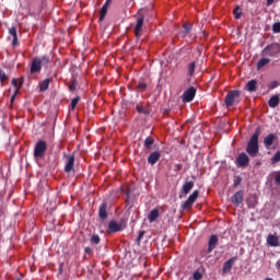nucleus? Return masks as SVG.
<instances>
[{
	"label": "nucleus",
	"instance_id": "nucleus-1",
	"mask_svg": "<svg viewBox=\"0 0 280 280\" xmlns=\"http://www.w3.org/2000/svg\"><path fill=\"white\" fill-rule=\"evenodd\" d=\"M261 135V128L257 127L253 136L249 138L247 142L246 152L253 159L259 154V136Z\"/></svg>",
	"mask_w": 280,
	"mask_h": 280
},
{
	"label": "nucleus",
	"instance_id": "nucleus-2",
	"mask_svg": "<svg viewBox=\"0 0 280 280\" xmlns=\"http://www.w3.org/2000/svg\"><path fill=\"white\" fill-rule=\"evenodd\" d=\"M279 54H280L279 43L269 44L261 50V56L264 57L268 56L269 58H278Z\"/></svg>",
	"mask_w": 280,
	"mask_h": 280
},
{
	"label": "nucleus",
	"instance_id": "nucleus-3",
	"mask_svg": "<svg viewBox=\"0 0 280 280\" xmlns=\"http://www.w3.org/2000/svg\"><path fill=\"white\" fill-rule=\"evenodd\" d=\"M47 153V142L45 140H38L34 148V159H45Z\"/></svg>",
	"mask_w": 280,
	"mask_h": 280
},
{
	"label": "nucleus",
	"instance_id": "nucleus-4",
	"mask_svg": "<svg viewBox=\"0 0 280 280\" xmlns=\"http://www.w3.org/2000/svg\"><path fill=\"white\" fill-rule=\"evenodd\" d=\"M240 95H241L240 90L228 92L224 100L226 108H231L233 104H240Z\"/></svg>",
	"mask_w": 280,
	"mask_h": 280
},
{
	"label": "nucleus",
	"instance_id": "nucleus-5",
	"mask_svg": "<svg viewBox=\"0 0 280 280\" xmlns=\"http://www.w3.org/2000/svg\"><path fill=\"white\" fill-rule=\"evenodd\" d=\"M196 88L190 86L188 90H186L182 95V101L187 104L189 102H194V97H196Z\"/></svg>",
	"mask_w": 280,
	"mask_h": 280
},
{
	"label": "nucleus",
	"instance_id": "nucleus-6",
	"mask_svg": "<svg viewBox=\"0 0 280 280\" xmlns=\"http://www.w3.org/2000/svg\"><path fill=\"white\" fill-rule=\"evenodd\" d=\"M126 229V224L118 223L117 221H109L108 223V233H119V231H124Z\"/></svg>",
	"mask_w": 280,
	"mask_h": 280
},
{
	"label": "nucleus",
	"instance_id": "nucleus-7",
	"mask_svg": "<svg viewBox=\"0 0 280 280\" xmlns=\"http://www.w3.org/2000/svg\"><path fill=\"white\" fill-rule=\"evenodd\" d=\"M145 21V18L143 15H139L137 18V23L135 27V36L137 38H141V32H143V22Z\"/></svg>",
	"mask_w": 280,
	"mask_h": 280
},
{
	"label": "nucleus",
	"instance_id": "nucleus-8",
	"mask_svg": "<svg viewBox=\"0 0 280 280\" xmlns=\"http://www.w3.org/2000/svg\"><path fill=\"white\" fill-rule=\"evenodd\" d=\"M231 202L234 207H240L244 202V190H238L231 197Z\"/></svg>",
	"mask_w": 280,
	"mask_h": 280
},
{
	"label": "nucleus",
	"instance_id": "nucleus-9",
	"mask_svg": "<svg viewBox=\"0 0 280 280\" xmlns=\"http://www.w3.org/2000/svg\"><path fill=\"white\" fill-rule=\"evenodd\" d=\"M66 159H67V163L65 166V172H66V174H69L71 172H73V167L75 165V155L71 154V155L66 156Z\"/></svg>",
	"mask_w": 280,
	"mask_h": 280
},
{
	"label": "nucleus",
	"instance_id": "nucleus-10",
	"mask_svg": "<svg viewBox=\"0 0 280 280\" xmlns=\"http://www.w3.org/2000/svg\"><path fill=\"white\" fill-rule=\"evenodd\" d=\"M248 163H250V159L248 158V155L244 152L240 153L236 159V165L238 167H246V165H248Z\"/></svg>",
	"mask_w": 280,
	"mask_h": 280
},
{
	"label": "nucleus",
	"instance_id": "nucleus-11",
	"mask_svg": "<svg viewBox=\"0 0 280 280\" xmlns=\"http://www.w3.org/2000/svg\"><path fill=\"white\" fill-rule=\"evenodd\" d=\"M43 66L40 63V59L38 57L33 58L31 62V73H40Z\"/></svg>",
	"mask_w": 280,
	"mask_h": 280
},
{
	"label": "nucleus",
	"instance_id": "nucleus-12",
	"mask_svg": "<svg viewBox=\"0 0 280 280\" xmlns=\"http://www.w3.org/2000/svg\"><path fill=\"white\" fill-rule=\"evenodd\" d=\"M275 141H277V135L275 133H269L265 137L264 139V145L267 150H270L272 148Z\"/></svg>",
	"mask_w": 280,
	"mask_h": 280
},
{
	"label": "nucleus",
	"instance_id": "nucleus-13",
	"mask_svg": "<svg viewBox=\"0 0 280 280\" xmlns=\"http://www.w3.org/2000/svg\"><path fill=\"white\" fill-rule=\"evenodd\" d=\"M161 159V152L154 151L148 156L149 165H156Z\"/></svg>",
	"mask_w": 280,
	"mask_h": 280
},
{
	"label": "nucleus",
	"instance_id": "nucleus-14",
	"mask_svg": "<svg viewBox=\"0 0 280 280\" xmlns=\"http://www.w3.org/2000/svg\"><path fill=\"white\" fill-rule=\"evenodd\" d=\"M215 246H218V235L212 234L208 242V253H213Z\"/></svg>",
	"mask_w": 280,
	"mask_h": 280
},
{
	"label": "nucleus",
	"instance_id": "nucleus-15",
	"mask_svg": "<svg viewBox=\"0 0 280 280\" xmlns=\"http://www.w3.org/2000/svg\"><path fill=\"white\" fill-rule=\"evenodd\" d=\"M108 209V203L103 202L98 210V218L101 220H106L108 218V212L106 211Z\"/></svg>",
	"mask_w": 280,
	"mask_h": 280
},
{
	"label": "nucleus",
	"instance_id": "nucleus-16",
	"mask_svg": "<svg viewBox=\"0 0 280 280\" xmlns=\"http://www.w3.org/2000/svg\"><path fill=\"white\" fill-rule=\"evenodd\" d=\"M9 34H10V36H12V45H13V47H16V45H19V35H18V33H16V27L15 26H11L10 28H9Z\"/></svg>",
	"mask_w": 280,
	"mask_h": 280
},
{
	"label": "nucleus",
	"instance_id": "nucleus-17",
	"mask_svg": "<svg viewBox=\"0 0 280 280\" xmlns=\"http://www.w3.org/2000/svg\"><path fill=\"white\" fill-rule=\"evenodd\" d=\"M235 261H237V257H232V258H230L228 261H225L224 264H223V272H229L230 270H232V268H233V265L235 264Z\"/></svg>",
	"mask_w": 280,
	"mask_h": 280
},
{
	"label": "nucleus",
	"instance_id": "nucleus-18",
	"mask_svg": "<svg viewBox=\"0 0 280 280\" xmlns=\"http://www.w3.org/2000/svg\"><path fill=\"white\" fill-rule=\"evenodd\" d=\"M194 182H185L183 187H182V194L183 196H187L189 194V191H191L194 189Z\"/></svg>",
	"mask_w": 280,
	"mask_h": 280
},
{
	"label": "nucleus",
	"instance_id": "nucleus-19",
	"mask_svg": "<svg viewBox=\"0 0 280 280\" xmlns=\"http://www.w3.org/2000/svg\"><path fill=\"white\" fill-rule=\"evenodd\" d=\"M267 244H269V246H273V247L279 246V236L269 234L267 236Z\"/></svg>",
	"mask_w": 280,
	"mask_h": 280
},
{
	"label": "nucleus",
	"instance_id": "nucleus-20",
	"mask_svg": "<svg viewBox=\"0 0 280 280\" xmlns=\"http://www.w3.org/2000/svg\"><path fill=\"white\" fill-rule=\"evenodd\" d=\"M245 89L249 93H255V91H257V80L253 79L248 81L247 84L245 85Z\"/></svg>",
	"mask_w": 280,
	"mask_h": 280
},
{
	"label": "nucleus",
	"instance_id": "nucleus-21",
	"mask_svg": "<svg viewBox=\"0 0 280 280\" xmlns=\"http://www.w3.org/2000/svg\"><path fill=\"white\" fill-rule=\"evenodd\" d=\"M154 145V138L147 137L144 140V150L145 152H152V148Z\"/></svg>",
	"mask_w": 280,
	"mask_h": 280
},
{
	"label": "nucleus",
	"instance_id": "nucleus-22",
	"mask_svg": "<svg viewBox=\"0 0 280 280\" xmlns=\"http://www.w3.org/2000/svg\"><path fill=\"white\" fill-rule=\"evenodd\" d=\"M268 104H269L270 108H277V106H279V104H280L279 95L271 96L268 101Z\"/></svg>",
	"mask_w": 280,
	"mask_h": 280
},
{
	"label": "nucleus",
	"instance_id": "nucleus-23",
	"mask_svg": "<svg viewBox=\"0 0 280 280\" xmlns=\"http://www.w3.org/2000/svg\"><path fill=\"white\" fill-rule=\"evenodd\" d=\"M158 219H159V209L151 210L150 213L148 214L149 222L150 223L156 222Z\"/></svg>",
	"mask_w": 280,
	"mask_h": 280
},
{
	"label": "nucleus",
	"instance_id": "nucleus-24",
	"mask_svg": "<svg viewBox=\"0 0 280 280\" xmlns=\"http://www.w3.org/2000/svg\"><path fill=\"white\" fill-rule=\"evenodd\" d=\"M49 84H51V79H45L39 83V91L43 93L49 89Z\"/></svg>",
	"mask_w": 280,
	"mask_h": 280
},
{
	"label": "nucleus",
	"instance_id": "nucleus-25",
	"mask_svg": "<svg viewBox=\"0 0 280 280\" xmlns=\"http://www.w3.org/2000/svg\"><path fill=\"white\" fill-rule=\"evenodd\" d=\"M266 65H270V58H261L257 63V70L259 71L260 69H264Z\"/></svg>",
	"mask_w": 280,
	"mask_h": 280
},
{
	"label": "nucleus",
	"instance_id": "nucleus-26",
	"mask_svg": "<svg viewBox=\"0 0 280 280\" xmlns=\"http://www.w3.org/2000/svg\"><path fill=\"white\" fill-rule=\"evenodd\" d=\"M106 14H108V7H106V4H103L102 9H101V15H100V23H102V21H104V19H106Z\"/></svg>",
	"mask_w": 280,
	"mask_h": 280
},
{
	"label": "nucleus",
	"instance_id": "nucleus-27",
	"mask_svg": "<svg viewBox=\"0 0 280 280\" xmlns=\"http://www.w3.org/2000/svg\"><path fill=\"white\" fill-rule=\"evenodd\" d=\"M136 110H137L140 115H150V109L143 107L142 105H137V106H136Z\"/></svg>",
	"mask_w": 280,
	"mask_h": 280
},
{
	"label": "nucleus",
	"instance_id": "nucleus-28",
	"mask_svg": "<svg viewBox=\"0 0 280 280\" xmlns=\"http://www.w3.org/2000/svg\"><path fill=\"white\" fill-rule=\"evenodd\" d=\"M196 73V61L188 63V75L191 78Z\"/></svg>",
	"mask_w": 280,
	"mask_h": 280
},
{
	"label": "nucleus",
	"instance_id": "nucleus-29",
	"mask_svg": "<svg viewBox=\"0 0 280 280\" xmlns=\"http://www.w3.org/2000/svg\"><path fill=\"white\" fill-rule=\"evenodd\" d=\"M183 27H184V37L189 36V34H191V24L184 23Z\"/></svg>",
	"mask_w": 280,
	"mask_h": 280
},
{
	"label": "nucleus",
	"instance_id": "nucleus-30",
	"mask_svg": "<svg viewBox=\"0 0 280 280\" xmlns=\"http://www.w3.org/2000/svg\"><path fill=\"white\" fill-rule=\"evenodd\" d=\"M8 80H9V78H8V74L5 73V71L0 69V82H1V85L3 86V83L8 82Z\"/></svg>",
	"mask_w": 280,
	"mask_h": 280
},
{
	"label": "nucleus",
	"instance_id": "nucleus-31",
	"mask_svg": "<svg viewBox=\"0 0 280 280\" xmlns=\"http://www.w3.org/2000/svg\"><path fill=\"white\" fill-rule=\"evenodd\" d=\"M91 244H95V246H97V244H100V242H102V238H100V235L97 234H93L90 238Z\"/></svg>",
	"mask_w": 280,
	"mask_h": 280
},
{
	"label": "nucleus",
	"instance_id": "nucleus-32",
	"mask_svg": "<svg viewBox=\"0 0 280 280\" xmlns=\"http://www.w3.org/2000/svg\"><path fill=\"white\" fill-rule=\"evenodd\" d=\"M199 191L198 190H195L189 197H188V200L190 201V202H196V200H198V196H199Z\"/></svg>",
	"mask_w": 280,
	"mask_h": 280
},
{
	"label": "nucleus",
	"instance_id": "nucleus-33",
	"mask_svg": "<svg viewBox=\"0 0 280 280\" xmlns=\"http://www.w3.org/2000/svg\"><path fill=\"white\" fill-rule=\"evenodd\" d=\"M22 88H23V82L20 81L19 88L15 90L14 94L11 96V104H14L19 90H21Z\"/></svg>",
	"mask_w": 280,
	"mask_h": 280
},
{
	"label": "nucleus",
	"instance_id": "nucleus-34",
	"mask_svg": "<svg viewBox=\"0 0 280 280\" xmlns=\"http://www.w3.org/2000/svg\"><path fill=\"white\" fill-rule=\"evenodd\" d=\"M191 207H194V203L189 199H187L186 201H184L182 209L189 210L191 209Z\"/></svg>",
	"mask_w": 280,
	"mask_h": 280
},
{
	"label": "nucleus",
	"instance_id": "nucleus-35",
	"mask_svg": "<svg viewBox=\"0 0 280 280\" xmlns=\"http://www.w3.org/2000/svg\"><path fill=\"white\" fill-rule=\"evenodd\" d=\"M233 14H234V18H235V19H242V9H240V7H236V8L233 10Z\"/></svg>",
	"mask_w": 280,
	"mask_h": 280
},
{
	"label": "nucleus",
	"instance_id": "nucleus-36",
	"mask_svg": "<svg viewBox=\"0 0 280 280\" xmlns=\"http://www.w3.org/2000/svg\"><path fill=\"white\" fill-rule=\"evenodd\" d=\"M39 60H40V65L44 67L46 65H49V62L51 61L47 55L43 56L42 59H39Z\"/></svg>",
	"mask_w": 280,
	"mask_h": 280
},
{
	"label": "nucleus",
	"instance_id": "nucleus-37",
	"mask_svg": "<svg viewBox=\"0 0 280 280\" xmlns=\"http://www.w3.org/2000/svg\"><path fill=\"white\" fill-rule=\"evenodd\" d=\"M78 102H80V96H77L71 101V105H70L71 110H75V106H78Z\"/></svg>",
	"mask_w": 280,
	"mask_h": 280
},
{
	"label": "nucleus",
	"instance_id": "nucleus-38",
	"mask_svg": "<svg viewBox=\"0 0 280 280\" xmlns=\"http://www.w3.org/2000/svg\"><path fill=\"white\" fill-rule=\"evenodd\" d=\"M272 32L275 34H280V22H276L273 25H272Z\"/></svg>",
	"mask_w": 280,
	"mask_h": 280
},
{
	"label": "nucleus",
	"instance_id": "nucleus-39",
	"mask_svg": "<svg viewBox=\"0 0 280 280\" xmlns=\"http://www.w3.org/2000/svg\"><path fill=\"white\" fill-rule=\"evenodd\" d=\"M280 161V151H277L276 154L271 158V163H279Z\"/></svg>",
	"mask_w": 280,
	"mask_h": 280
},
{
	"label": "nucleus",
	"instance_id": "nucleus-40",
	"mask_svg": "<svg viewBox=\"0 0 280 280\" xmlns=\"http://www.w3.org/2000/svg\"><path fill=\"white\" fill-rule=\"evenodd\" d=\"M21 82H22V84H23V79H13L12 80V84L15 86V89H19V85L21 84Z\"/></svg>",
	"mask_w": 280,
	"mask_h": 280
},
{
	"label": "nucleus",
	"instance_id": "nucleus-41",
	"mask_svg": "<svg viewBox=\"0 0 280 280\" xmlns=\"http://www.w3.org/2000/svg\"><path fill=\"white\" fill-rule=\"evenodd\" d=\"M145 235V232L144 231H140L139 232V235H138V238H137V244L139 246V244H141V240H143V236Z\"/></svg>",
	"mask_w": 280,
	"mask_h": 280
},
{
	"label": "nucleus",
	"instance_id": "nucleus-42",
	"mask_svg": "<svg viewBox=\"0 0 280 280\" xmlns=\"http://www.w3.org/2000/svg\"><path fill=\"white\" fill-rule=\"evenodd\" d=\"M192 279L194 280L202 279V273H200V271H195L194 275H192Z\"/></svg>",
	"mask_w": 280,
	"mask_h": 280
},
{
	"label": "nucleus",
	"instance_id": "nucleus-43",
	"mask_svg": "<svg viewBox=\"0 0 280 280\" xmlns=\"http://www.w3.org/2000/svg\"><path fill=\"white\" fill-rule=\"evenodd\" d=\"M147 88H148V84L145 82H139L138 84L139 91H145Z\"/></svg>",
	"mask_w": 280,
	"mask_h": 280
},
{
	"label": "nucleus",
	"instance_id": "nucleus-44",
	"mask_svg": "<svg viewBox=\"0 0 280 280\" xmlns=\"http://www.w3.org/2000/svg\"><path fill=\"white\" fill-rule=\"evenodd\" d=\"M275 184L280 185V171L275 173Z\"/></svg>",
	"mask_w": 280,
	"mask_h": 280
},
{
	"label": "nucleus",
	"instance_id": "nucleus-45",
	"mask_svg": "<svg viewBox=\"0 0 280 280\" xmlns=\"http://www.w3.org/2000/svg\"><path fill=\"white\" fill-rule=\"evenodd\" d=\"M238 185H242V177L240 176L234 179V187H238Z\"/></svg>",
	"mask_w": 280,
	"mask_h": 280
},
{
	"label": "nucleus",
	"instance_id": "nucleus-46",
	"mask_svg": "<svg viewBox=\"0 0 280 280\" xmlns=\"http://www.w3.org/2000/svg\"><path fill=\"white\" fill-rule=\"evenodd\" d=\"M277 86H279V81H272L270 84H269V89H277Z\"/></svg>",
	"mask_w": 280,
	"mask_h": 280
},
{
	"label": "nucleus",
	"instance_id": "nucleus-47",
	"mask_svg": "<svg viewBox=\"0 0 280 280\" xmlns=\"http://www.w3.org/2000/svg\"><path fill=\"white\" fill-rule=\"evenodd\" d=\"M84 253H85L86 255H93V248H91V247H85V248H84Z\"/></svg>",
	"mask_w": 280,
	"mask_h": 280
},
{
	"label": "nucleus",
	"instance_id": "nucleus-48",
	"mask_svg": "<svg viewBox=\"0 0 280 280\" xmlns=\"http://www.w3.org/2000/svg\"><path fill=\"white\" fill-rule=\"evenodd\" d=\"M77 85L75 82H71V84L69 85V91H75Z\"/></svg>",
	"mask_w": 280,
	"mask_h": 280
},
{
	"label": "nucleus",
	"instance_id": "nucleus-49",
	"mask_svg": "<svg viewBox=\"0 0 280 280\" xmlns=\"http://www.w3.org/2000/svg\"><path fill=\"white\" fill-rule=\"evenodd\" d=\"M110 3H113V0H106V2L103 5H106L108 8V5H110Z\"/></svg>",
	"mask_w": 280,
	"mask_h": 280
},
{
	"label": "nucleus",
	"instance_id": "nucleus-50",
	"mask_svg": "<svg viewBox=\"0 0 280 280\" xmlns=\"http://www.w3.org/2000/svg\"><path fill=\"white\" fill-rule=\"evenodd\" d=\"M275 3V0H267V5H272Z\"/></svg>",
	"mask_w": 280,
	"mask_h": 280
},
{
	"label": "nucleus",
	"instance_id": "nucleus-51",
	"mask_svg": "<svg viewBox=\"0 0 280 280\" xmlns=\"http://www.w3.org/2000/svg\"><path fill=\"white\" fill-rule=\"evenodd\" d=\"M276 268H280V261L276 262Z\"/></svg>",
	"mask_w": 280,
	"mask_h": 280
},
{
	"label": "nucleus",
	"instance_id": "nucleus-52",
	"mask_svg": "<svg viewBox=\"0 0 280 280\" xmlns=\"http://www.w3.org/2000/svg\"><path fill=\"white\" fill-rule=\"evenodd\" d=\"M266 280H272V278H267Z\"/></svg>",
	"mask_w": 280,
	"mask_h": 280
},
{
	"label": "nucleus",
	"instance_id": "nucleus-53",
	"mask_svg": "<svg viewBox=\"0 0 280 280\" xmlns=\"http://www.w3.org/2000/svg\"><path fill=\"white\" fill-rule=\"evenodd\" d=\"M248 1H255V0H248Z\"/></svg>",
	"mask_w": 280,
	"mask_h": 280
}]
</instances>
